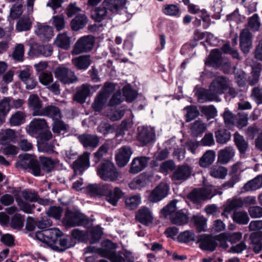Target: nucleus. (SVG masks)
<instances>
[{
	"label": "nucleus",
	"mask_w": 262,
	"mask_h": 262,
	"mask_svg": "<svg viewBox=\"0 0 262 262\" xmlns=\"http://www.w3.org/2000/svg\"><path fill=\"white\" fill-rule=\"evenodd\" d=\"M97 173L101 179L105 181L114 182L120 176L114 164L109 160L101 162L97 167Z\"/></svg>",
	"instance_id": "nucleus-3"
},
{
	"label": "nucleus",
	"mask_w": 262,
	"mask_h": 262,
	"mask_svg": "<svg viewBox=\"0 0 262 262\" xmlns=\"http://www.w3.org/2000/svg\"><path fill=\"white\" fill-rule=\"evenodd\" d=\"M223 58L218 49L212 50L205 61V65L215 69L220 68L222 64Z\"/></svg>",
	"instance_id": "nucleus-21"
},
{
	"label": "nucleus",
	"mask_w": 262,
	"mask_h": 262,
	"mask_svg": "<svg viewBox=\"0 0 262 262\" xmlns=\"http://www.w3.org/2000/svg\"><path fill=\"white\" fill-rule=\"evenodd\" d=\"M242 237L241 232H237L234 233L223 232L217 235V239L219 242H224L226 245L227 242L231 244H235L239 242Z\"/></svg>",
	"instance_id": "nucleus-29"
},
{
	"label": "nucleus",
	"mask_w": 262,
	"mask_h": 262,
	"mask_svg": "<svg viewBox=\"0 0 262 262\" xmlns=\"http://www.w3.org/2000/svg\"><path fill=\"white\" fill-rule=\"evenodd\" d=\"M26 117L25 112L17 111L11 115L8 123L11 126H19L26 122Z\"/></svg>",
	"instance_id": "nucleus-33"
},
{
	"label": "nucleus",
	"mask_w": 262,
	"mask_h": 262,
	"mask_svg": "<svg viewBox=\"0 0 262 262\" xmlns=\"http://www.w3.org/2000/svg\"><path fill=\"white\" fill-rule=\"evenodd\" d=\"M51 21L52 25L57 31L63 30L65 27L66 22L63 15L53 16Z\"/></svg>",
	"instance_id": "nucleus-59"
},
{
	"label": "nucleus",
	"mask_w": 262,
	"mask_h": 262,
	"mask_svg": "<svg viewBox=\"0 0 262 262\" xmlns=\"http://www.w3.org/2000/svg\"><path fill=\"white\" fill-rule=\"evenodd\" d=\"M169 186L165 183H161L151 192L149 200L150 202L156 203L165 198L168 193Z\"/></svg>",
	"instance_id": "nucleus-13"
},
{
	"label": "nucleus",
	"mask_w": 262,
	"mask_h": 262,
	"mask_svg": "<svg viewBox=\"0 0 262 262\" xmlns=\"http://www.w3.org/2000/svg\"><path fill=\"white\" fill-rule=\"evenodd\" d=\"M63 223L68 227L89 226L90 220L88 217L77 210L67 209L65 211Z\"/></svg>",
	"instance_id": "nucleus-2"
},
{
	"label": "nucleus",
	"mask_w": 262,
	"mask_h": 262,
	"mask_svg": "<svg viewBox=\"0 0 262 262\" xmlns=\"http://www.w3.org/2000/svg\"><path fill=\"white\" fill-rule=\"evenodd\" d=\"M53 48L51 45L36 44L30 47V52L35 56L42 55L45 57H49L53 53Z\"/></svg>",
	"instance_id": "nucleus-24"
},
{
	"label": "nucleus",
	"mask_w": 262,
	"mask_h": 262,
	"mask_svg": "<svg viewBox=\"0 0 262 262\" xmlns=\"http://www.w3.org/2000/svg\"><path fill=\"white\" fill-rule=\"evenodd\" d=\"M56 43L58 47L67 49L70 46V38L68 36L67 33L59 34L57 36Z\"/></svg>",
	"instance_id": "nucleus-57"
},
{
	"label": "nucleus",
	"mask_w": 262,
	"mask_h": 262,
	"mask_svg": "<svg viewBox=\"0 0 262 262\" xmlns=\"http://www.w3.org/2000/svg\"><path fill=\"white\" fill-rule=\"evenodd\" d=\"M228 87V79L224 76H220L213 79L210 83L209 89L216 99L219 95L224 94Z\"/></svg>",
	"instance_id": "nucleus-9"
},
{
	"label": "nucleus",
	"mask_w": 262,
	"mask_h": 262,
	"mask_svg": "<svg viewBox=\"0 0 262 262\" xmlns=\"http://www.w3.org/2000/svg\"><path fill=\"white\" fill-rule=\"evenodd\" d=\"M234 142L241 154H245L248 147L249 144L244 137L241 135L238 132H236L234 134Z\"/></svg>",
	"instance_id": "nucleus-39"
},
{
	"label": "nucleus",
	"mask_w": 262,
	"mask_h": 262,
	"mask_svg": "<svg viewBox=\"0 0 262 262\" xmlns=\"http://www.w3.org/2000/svg\"><path fill=\"white\" fill-rule=\"evenodd\" d=\"M215 157V152L214 150H207L200 159L199 165L202 167H208L213 163Z\"/></svg>",
	"instance_id": "nucleus-40"
},
{
	"label": "nucleus",
	"mask_w": 262,
	"mask_h": 262,
	"mask_svg": "<svg viewBox=\"0 0 262 262\" xmlns=\"http://www.w3.org/2000/svg\"><path fill=\"white\" fill-rule=\"evenodd\" d=\"M132 153L133 151L130 147L128 146L121 147L115 157L118 166L119 167L125 166L128 162Z\"/></svg>",
	"instance_id": "nucleus-16"
},
{
	"label": "nucleus",
	"mask_w": 262,
	"mask_h": 262,
	"mask_svg": "<svg viewBox=\"0 0 262 262\" xmlns=\"http://www.w3.org/2000/svg\"><path fill=\"white\" fill-rule=\"evenodd\" d=\"M48 128L47 122L43 118H34L27 127V132L31 136H36Z\"/></svg>",
	"instance_id": "nucleus-12"
},
{
	"label": "nucleus",
	"mask_w": 262,
	"mask_h": 262,
	"mask_svg": "<svg viewBox=\"0 0 262 262\" xmlns=\"http://www.w3.org/2000/svg\"><path fill=\"white\" fill-rule=\"evenodd\" d=\"M37 34L43 41L49 40L53 36L52 27L49 26H40L38 28Z\"/></svg>",
	"instance_id": "nucleus-45"
},
{
	"label": "nucleus",
	"mask_w": 262,
	"mask_h": 262,
	"mask_svg": "<svg viewBox=\"0 0 262 262\" xmlns=\"http://www.w3.org/2000/svg\"><path fill=\"white\" fill-rule=\"evenodd\" d=\"M233 222L239 225H246L249 221L247 213L244 211H235L232 215Z\"/></svg>",
	"instance_id": "nucleus-48"
},
{
	"label": "nucleus",
	"mask_w": 262,
	"mask_h": 262,
	"mask_svg": "<svg viewBox=\"0 0 262 262\" xmlns=\"http://www.w3.org/2000/svg\"><path fill=\"white\" fill-rule=\"evenodd\" d=\"M62 212L63 209L61 207L51 206L47 211V216L49 218L52 217L56 220H59L62 216Z\"/></svg>",
	"instance_id": "nucleus-61"
},
{
	"label": "nucleus",
	"mask_w": 262,
	"mask_h": 262,
	"mask_svg": "<svg viewBox=\"0 0 262 262\" xmlns=\"http://www.w3.org/2000/svg\"><path fill=\"white\" fill-rule=\"evenodd\" d=\"M78 139L85 148H95L99 142L98 137L95 135L84 134L79 135Z\"/></svg>",
	"instance_id": "nucleus-19"
},
{
	"label": "nucleus",
	"mask_w": 262,
	"mask_h": 262,
	"mask_svg": "<svg viewBox=\"0 0 262 262\" xmlns=\"http://www.w3.org/2000/svg\"><path fill=\"white\" fill-rule=\"evenodd\" d=\"M32 23L28 16H23L20 18L16 25V29L19 32L27 31L30 30Z\"/></svg>",
	"instance_id": "nucleus-50"
},
{
	"label": "nucleus",
	"mask_w": 262,
	"mask_h": 262,
	"mask_svg": "<svg viewBox=\"0 0 262 262\" xmlns=\"http://www.w3.org/2000/svg\"><path fill=\"white\" fill-rule=\"evenodd\" d=\"M90 153L84 152L73 163L72 168L75 172L82 174L84 170L90 167Z\"/></svg>",
	"instance_id": "nucleus-14"
},
{
	"label": "nucleus",
	"mask_w": 262,
	"mask_h": 262,
	"mask_svg": "<svg viewBox=\"0 0 262 262\" xmlns=\"http://www.w3.org/2000/svg\"><path fill=\"white\" fill-rule=\"evenodd\" d=\"M20 165L25 169H29L32 173L36 177L41 175V168L39 161L32 158L29 155L26 154L20 161Z\"/></svg>",
	"instance_id": "nucleus-11"
},
{
	"label": "nucleus",
	"mask_w": 262,
	"mask_h": 262,
	"mask_svg": "<svg viewBox=\"0 0 262 262\" xmlns=\"http://www.w3.org/2000/svg\"><path fill=\"white\" fill-rule=\"evenodd\" d=\"M107 98L103 93H99L92 103V107L95 112H100L103 108L106 102Z\"/></svg>",
	"instance_id": "nucleus-52"
},
{
	"label": "nucleus",
	"mask_w": 262,
	"mask_h": 262,
	"mask_svg": "<svg viewBox=\"0 0 262 262\" xmlns=\"http://www.w3.org/2000/svg\"><path fill=\"white\" fill-rule=\"evenodd\" d=\"M40 116H46L58 120L61 118L62 115L58 107L51 105L43 107Z\"/></svg>",
	"instance_id": "nucleus-34"
},
{
	"label": "nucleus",
	"mask_w": 262,
	"mask_h": 262,
	"mask_svg": "<svg viewBox=\"0 0 262 262\" xmlns=\"http://www.w3.org/2000/svg\"><path fill=\"white\" fill-rule=\"evenodd\" d=\"M10 226L14 229L20 230L24 226V221L20 214H15L10 221Z\"/></svg>",
	"instance_id": "nucleus-64"
},
{
	"label": "nucleus",
	"mask_w": 262,
	"mask_h": 262,
	"mask_svg": "<svg viewBox=\"0 0 262 262\" xmlns=\"http://www.w3.org/2000/svg\"><path fill=\"white\" fill-rule=\"evenodd\" d=\"M239 46L244 54L249 52L252 47V34L247 30H243L239 36Z\"/></svg>",
	"instance_id": "nucleus-22"
},
{
	"label": "nucleus",
	"mask_w": 262,
	"mask_h": 262,
	"mask_svg": "<svg viewBox=\"0 0 262 262\" xmlns=\"http://www.w3.org/2000/svg\"><path fill=\"white\" fill-rule=\"evenodd\" d=\"M194 95L197 97L199 102L204 103L207 101H212L216 99L213 93L209 90H206L202 88L194 89Z\"/></svg>",
	"instance_id": "nucleus-26"
},
{
	"label": "nucleus",
	"mask_w": 262,
	"mask_h": 262,
	"mask_svg": "<svg viewBox=\"0 0 262 262\" xmlns=\"http://www.w3.org/2000/svg\"><path fill=\"white\" fill-rule=\"evenodd\" d=\"M149 159V158L147 157L134 158L131 163L129 172L133 174L140 172L147 166Z\"/></svg>",
	"instance_id": "nucleus-23"
},
{
	"label": "nucleus",
	"mask_w": 262,
	"mask_h": 262,
	"mask_svg": "<svg viewBox=\"0 0 262 262\" xmlns=\"http://www.w3.org/2000/svg\"><path fill=\"white\" fill-rule=\"evenodd\" d=\"M88 23V18L84 14H79L73 18L70 23L73 31H77L83 29Z\"/></svg>",
	"instance_id": "nucleus-36"
},
{
	"label": "nucleus",
	"mask_w": 262,
	"mask_h": 262,
	"mask_svg": "<svg viewBox=\"0 0 262 262\" xmlns=\"http://www.w3.org/2000/svg\"><path fill=\"white\" fill-rule=\"evenodd\" d=\"M217 236L211 234H203L197 236L196 243L199 244V248L204 251L213 252L217 246Z\"/></svg>",
	"instance_id": "nucleus-7"
},
{
	"label": "nucleus",
	"mask_w": 262,
	"mask_h": 262,
	"mask_svg": "<svg viewBox=\"0 0 262 262\" xmlns=\"http://www.w3.org/2000/svg\"><path fill=\"white\" fill-rule=\"evenodd\" d=\"M102 234L101 229L99 227H96L91 230L89 236L91 244L97 243L101 238Z\"/></svg>",
	"instance_id": "nucleus-63"
},
{
	"label": "nucleus",
	"mask_w": 262,
	"mask_h": 262,
	"mask_svg": "<svg viewBox=\"0 0 262 262\" xmlns=\"http://www.w3.org/2000/svg\"><path fill=\"white\" fill-rule=\"evenodd\" d=\"M243 205L244 202L241 199L228 200L227 202V205L224 208V212L229 213L232 210L242 207Z\"/></svg>",
	"instance_id": "nucleus-51"
},
{
	"label": "nucleus",
	"mask_w": 262,
	"mask_h": 262,
	"mask_svg": "<svg viewBox=\"0 0 262 262\" xmlns=\"http://www.w3.org/2000/svg\"><path fill=\"white\" fill-rule=\"evenodd\" d=\"M108 15V10L103 6L102 3L98 7L93 9L91 11V17L95 22L100 23L106 18Z\"/></svg>",
	"instance_id": "nucleus-28"
},
{
	"label": "nucleus",
	"mask_w": 262,
	"mask_h": 262,
	"mask_svg": "<svg viewBox=\"0 0 262 262\" xmlns=\"http://www.w3.org/2000/svg\"><path fill=\"white\" fill-rule=\"evenodd\" d=\"M90 94L89 85L83 84L77 88L76 92L74 95L73 100L80 104L84 103Z\"/></svg>",
	"instance_id": "nucleus-31"
},
{
	"label": "nucleus",
	"mask_w": 262,
	"mask_h": 262,
	"mask_svg": "<svg viewBox=\"0 0 262 262\" xmlns=\"http://www.w3.org/2000/svg\"><path fill=\"white\" fill-rule=\"evenodd\" d=\"M178 241L180 243H188L195 241V234L192 231H185L178 236Z\"/></svg>",
	"instance_id": "nucleus-58"
},
{
	"label": "nucleus",
	"mask_w": 262,
	"mask_h": 262,
	"mask_svg": "<svg viewBox=\"0 0 262 262\" xmlns=\"http://www.w3.org/2000/svg\"><path fill=\"white\" fill-rule=\"evenodd\" d=\"M122 94L123 97L125 98L126 101L128 102H133L137 96V92L132 89L130 84H127L123 86Z\"/></svg>",
	"instance_id": "nucleus-54"
},
{
	"label": "nucleus",
	"mask_w": 262,
	"mask_h": 262,
	"mask_svg": "<svg viewBox=\"0 0 262 262\" xmlns=\"http://www.w3.org/2000/svg\"><path fill=\"white\" fill-rule=\"evenodd\" d=\"M86 190L91 196H105L108 192V184H90L86 187Z\"/></svg>",
	"instance_id": "nucleus-18"
},
{
	"label": "nucleus",
	"mask_w": 262,
	"mask_h": 262,
	"mask_svg": "<svg viewBox=\"0 0 262 262\" xmlns=\"http://www.w3.org/2000/svg\"><path fill=\"white\" fill-rule=\"evenodd\" d=\"M169 220L172 224L176 225L183 226L187 224L189 221L187 211L183 210L176 211L169 216Z\"/></svg>",
	"instance_id": "nucleus-25"
},
{
	"label": "nucleus",
	"mask_w": 262,
	"mask_h": 262,
	"mask_svg": "<svg viewBox=\"0 0 262 262\" xmlns=\"http://www.w3.org/2000/svg\"><path fill=\"white\" fill-rule=\"evenodd\" d=\"M156 133L153 127L141 126L137 128V139L142 146H144L155 140Z\"/></svg>",
	"instance_id": "nucleus-6"
},
{
	"label": "nucleus",
	"mask_w": 262,
	"mask_h": 262,
	"mask_svg": "<svg viewBox=\"0 0 262 262\" xmlns=\"http://www.w3.org/2000/svg\"><path fill=\"white\" fill-rule=\"evenodd\" d=\"M261 68L259 66H254L252 68L251 76L248 78V83L250 85H255L259 81Z\"/></svg>",
	"instance_id": "nucleus-55"
},
{
	"label": "nucleus",
	"mask_w": 262,
	"mask_h": 262,
	"mask_svg": "<svg viewBox=\"0 0 262 262\" xmlns=\"http://www.w3.org/2000/svg\"><path fill=\"white\" fill-rule=\"evenodd\" d=\"M11 109L10 97H5L0 100V123L5 122L6 118Z\"/></svg>",
	"instance_id": "nucleus-35"
},
{
	"label": "nucleus",
	"mask_w": 262,
	"mask_h": 262,
	"mask_svg": "<svg viewBox=\"0 0 262 262\" xmlns=\"http://www.w3.org/2000/svg\"><path fill=\"white\" fill-rule=\"evenodd\" d=\"M192 172L191 167L188 165H179L171 176L172 181L177 183H182L187 180Z\"/></svg>",
	"instance_id": "nucleus-10"
},
{
	"label": "nucleus",
	"mask_w": 262,
	"mask_h": 262,
	"mask_svg": "<svg viewBox=\"0 0 262 262\" xmlns=\"http://www.w3.org/2000/svg\"><path fill=\"white\" fill-rule=\"evenodd\" d=\"M124 193L119 187H115L113 190L110 189V185L108 184V192L106 193L105 200L110 204L116 206L119 200L121 199Z\"/></svg>",
	"instance_id": "nucleus-17"
},
{
	"label": "nucleus",
	"mask_w": 262,
	"mask_h": 262,
	"mask_svg": "<svg viewBox=\"0 0 262 262\" xmlns=\"http://www.w3.org/2000/svg\"><path fill=\"white\" fill-rule=\"evenodd\" d=\"M136 220L144 225H148L152 222V217L149 209L147 207H142L136 213Z\"/></svg>",
	"instance_id": "nucleus-30"
},
{
	"label": "nucleus",
	"mask_w": 262,
	"mask_h": 262,
	"mask_svg": "<svg viewBox=\"0 0 262 262\" xmlns=\"http://www.w3.org/2000/svg\"><path fill=\"white\" fill-rule=\"evenodd\" d=\"M141 201V197L139 195H135L127 197L125 200L126 206L130 210L136 208Z\"/></svg>",
	"instance_id": "nucleus-60"
},
{
	"label": "nucleus",
	"mask_w": 262,
	"mask_h": 262,
	"mask_svg": "<svg viewBox=\"0 0 262 262\" xmlns=\"http://www.w3.org/2000/svg\"><path fill=\"white\" fill-rule=\"evenodd\" d=\"M109 149L108 144L104 143L101 145L96 152L94 154V161L97 164L100 162H102L107 159H105V157L107 155Z\"/></svg>",
	"instance_id": "nucleus-42"
},
{
	"label": "nucleus",
	"mask_w": 262,
	"mask_h": 262,
	"mask_svg": "<svg viewBox=\"0 0 262 262\" xmlns=\"http://www.w3.org/2000/svg\"><path fill=\"white\" fill-rule=\"evenodd\" d=\"M148 180L145 176L139 175L134 179L129 184V187L132 189H140L145 187L147 184Z\"/></svg>",
	"instance_id": "nucleus-53"
},
{
	"label": "nucleus",
	"mask_w": 262,
	"mask_h": 262,
	"mask_svg": "<svg viewBox=\"0 0 262 262\" xmlns=\"http://www.w3.org/2000/svg\"><path fill=\"white\" fill-rule=\"evenodd\" d=\"M95 42V37L91 35L80 37L74 46L73 54L78 55L89 52L93 49Z\"/></svg>",
	"instance_id": "nucleus-5"
},
{
	"label": "nucleus",
	"mask_w": 262,
	"mask_h": 262,
	"mask_svg": "<svg viewBox=\"0 0 262 262\" xmlns=\"http://www.w3.org/2000/svg\"><path fill=\"white\" fill-rule=\"evenodd\" d=\"M16 137L14 130L10 128L7 129L0 133V144L3 145H7L11 142H14Z\"/></svg>",
	"instance_id": "nucleus-38"
},
{
	"label": "nucleus",
	"mask_w": 262,
	"mask_h": 262,
	"mask_svg": "<svg viewBox=\"0 0 262 262\" xmlns=\"http://www.w3.org/2000/svg\"><path fill=\"white\" fill-rule=\"evenodd\" d=\"M194 226L199 232L205 231L207 229V219L203 215H194L191 219Z\"/></svg>",
	"instance_id": "nucleus-41"
},
{
	"label": "nucleus",
	"mask_w": 262,
	"mask_h": 262,
	"mask_svg": "<svg viewBox=\"0 0 262 262\" xmlns=\"http://www.w3.org/2000/svg\"><path fill=\"white\" fill-rule=\"evenodd\" d=\"M72 62L75 67L78 70H85L92 63L90 55H80L73 58Z\"/></svg>",
	"instance_id": "nucleus-27"
},
{
	"label": "nucleus",
	"mask_w": 262,
	"mask_h": 262,
	"mask_svg": "<svg viewBox=\"0 0 262 262\" xmlns=\"http://www.w3.org/2000/svg\"><path fill=\"white\" fill-rule=\"evenodd\" d=\"M28 106L33 116H40L43 108V103L37 94H31L29 96Z\"/></svg>",
	"instance_id": "nucleus-15"
},
{
	"label": "nucleus",
	"mask_w": 262,
	"mask_h": 262,
	"mask_svg": "<svg viewBox=\"0 0 262 262\" xmlns=\"http://www.w3.org/2000/svg\"><path fill=\"white\" fill-rule=\"evenodd\" d=\"M216 142L219 144H225L230 140V132L225 128H220L215 132Z\"/></svg>",
	"instance_id": "nucleus-46"
},
{
	"label": "nucleus",
	"mask_w": 262,
	"mask_h": 262,
	"mask_svg": "<svg viewBox=\"0 0 262 262\" xmlns=\"http://www.w3.org/2000/svg\"><path fill=\"white\" fill-rule=\"evenodd\" d=\"M47 244L54 251L62 252L75 246L76 242L70 236L62 237L63 233L57 228H50L47 232Z\"/></svg>",
	"instance_id": "nucleus-1"
},
{
	"label": "nucleus",
	"mask_w": 262,
	"mask_h": 262,
	"mask_svg": "<svg viewBox=\"0 0 262 262\" xmlns=\"http://www.w3.org/2000/svg\"><path fill=\"white\" fill-rule=\"evenodd\" d=\"M250 239L251 245L253 251L259 253L262 250V233L260 232H253L250 234Z\"/></svg>",
	"instance_id": "nucleus-37"
},
{
	"label": "nucleus",
	"mask_w": 262,
	"mask_h": 262,
	"mask_svg": "<svg viewBox=\"0 0 262 262\" xmlns=\"http://www.w3.org/2000/svg\"><path fill=\"white\" fill-rule=\"evenodd\" d=\"M40 162L42 165V169L46 172H51L55 166L59 162L58 159L53 160L51 158L41 157H40Z\"/></svg>",
	"instance_id": "nucleus-43"
},
{
	"label": "nucleus",
	"mask_w": 262,
	"mask_h": 262,
	"mask_svg": "<svg viewBox=\"0 0 262 262\" xmlns=\"http://www.w3.org/2000/svg\"><path fill=\"white\" fill-rule=\"evenodd\" d=\"M184 110L186 111L185 115V121L189 122L200 115V112L196 105H190L185 106Z\"/></svg>",
	"instance_id": "nucleus-47"
},
{
	"label": "nucleus",
	"mask_w": 262,
	"mask_h": 262,
	"mask_svg": "<svg viewBox=\"0 0 262 262\" xmlns=\"http://www.w3.org/2000/svg\"><path fill=\"white\" fill-rule=\"evenodd\" d=\"M126 2L127 0H104L102 3L108 11L117 14L123 10Z\"/></svg>",
	"instance_id": "nucleus-20"
},
{
	"label": "nucleus",
	"mask_w": 262,
	"mask_h": 262,
	"mask_svg": "<svg viewBox=\"0 0 262 262\" xmlns=\"http://www.w3.org/2000/svg\"><path fill=\"white\" fill-rule=\"evenodd\" d=\"M55 77L63 84L73 83L78 81V78L71 69L64 67H58L54 72Z\"/></svg>",
	"instance_id": "nucleus-8"
},
{
	"label": "nucleus",
	"mask_w": 262,
	"mask_h": 262,
	"mask_svg": "<svg viewBox=\"0 0 262 262\" xmlns=\"http://www.w3.org/2000/svg\"><path fill=\"white\" fill-rule=\"evenodd\" d=\"M234 150L231 146L226 147L218 153L217 162L221 164L228 163L234 156Z\"/></svg>",
	"instance_id": "nucleus-32"
},
{
	"label": "nucleus",
	"mask_w": 262,
	"mask_h": 262,
	"mask_svg": "<svg viewBox=\"0 0 262 262\" xmlns=\"http://www.w3.org/2000/svg\"><path fill=\"white\" fill-rule=\"evenodd\" d=\"M38 150L40 152L52 154L55 152L52 140L37 143Z\"/></svg>",
	"instance_id": "nucleus-56"
},
{
	"label": "nucleus",
	"mask_w": 262,
	"mask_h": 262,
	"mask_svg": "<svg viewBox=\"0 0 262 262\" xmlns=\"http://www.w3.org/2000/svg\"><path fill=\"white\" fill-rule=\"evenodd\" d=\"M124 98L122 96V92L118 90L113 94L110 99L108 105L111 107L115 106L123 102Z\"/></svg>",
	"instance_id": "nucleus-62"
},
{
	"label": "nucleus",
	"mask_w": 262,
	"mask_h": 262,
	"mask_svg": "<svg viewBox=\"0 0 262 262\" xmlns=\"http://www.w3.org/2000/svg\"><path fill=\"white\" fill-rule=\"evenodd\" d=\"M218 193L214 186L207 185L203 188H194L187 195V198L194 203L211 199Z\"/></svg>",
	"instance_id": "nucleus-4"
},
{
	"label": "nucleus",
	"mask_w": 262,
	"mask_h": 262,
	"mask_svg": "<svg viewBox=\"0 0 262 262\" xmlns=\"http://www.w3.org/2000/svg\"><path fill=\"white\" fill-rule=\"evenodd\" d=\"M206 129V124L200 119L195 121L192 123L190 127L191 134L193 137H195L201 136L205 132Z\"/></svg>",
	"instance_id": "nucleus-44"
},
{
	"label": "nucleus",
	"mask_w": 262,
	"mask_h": 262,
	"mask_svg": "<svg viewBox=\"0 0 262 262\" xmlns=\"http://www.w3.org/2000/svg\"><path fill=\"white\" fill-rule=\"evenodd\" d=\"M25 47L23 44H17L11 54V57L15 62H23L24 60Z\"/></svg>",
	"instance_id": "nucleus-49"
}]
</instances>
